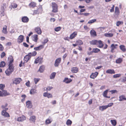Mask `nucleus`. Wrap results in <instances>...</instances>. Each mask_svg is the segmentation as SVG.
<instances>
[{"label": "nucleus", "mask_w": 126, "mask_h": 126, "mask_svg": "<svg viewBox=\"0 0 126 126\" xmlns=\"http://www.w3.org/2000/svg\"><path fill=\"white\" fill-rule=\"evenodd\" d=\"M9 61V67L5 71V73L7 76H9L14 70V67L12 63L13 62V58L11 56H10L8 58Z\"/></svg>", "instance_id": "nucleus-1"}, {"label": "nucleus", "mask_w": 126, "mask_h": 126, "mask_svg": "<svg viewBox=\"0 0 126 126\" xmlns=\"http://www.w3.org/2000/svg\"><path fill=\"white\" fill-rule=\"evenodd\" d=\"M51 7L52 8V12L53 13H56L58 12V6L56 3L52 2L51 3Z\"/></svg>", "instance_id": "nucleus-2"}, {"label": "nucleus", "mask_w": 126, "mask_h": 126, "mask_svg": "<svg viewBox=\"0 0 126 126\" xmlns=\"http://www.w3.org/2000/svg\"><path fill=\"white\" fill-rule=\"evenodd\" d=\"M10 95V94L7 92L6 90H2L0 91V96H5Z\"/></svg>", "instance_id": "nucleus-3"}, {"label": "nucleus", "mask_w": 126, "mask_h": 126, "mask_svg": "<svg viewBox=\"0 0 126 126\" xmlns=\"http://www.w3.org/2000/svg\"><path fill=\"white\" fill-rule=\"evenodd\" d=\"M34 30L36 33L40 35L42 33V31L39 27H36L34 28Z\"/></svg>", "instance_id": "nucleus-4"}, {"label": "nucleus", "mask_w": 126, "mask_h": 126, "mask_svg": "<svg viewBox=\"0 0 126 126\" xmlns=\"http://www.w3.org/2000/svg\"><path fill=\"white\" fill-rule=\"evenodd\" d=\"M61 59L60 58H58L56 60L54 64L55 66L57 67L59 66V64L61 62Z\"/></svg>", "instance_id": "nucleus-5"}, {"label": "nucleus", "mask_w": 126, "mask_h": 126, "mask_svg": "<svg viewBox=\"0 0 126 126\" xmlns=\"http://www.w3.org/2000/svg\"><path fill=\"white\" fill-rule=\"evenodd\" d=\"M26 119V117L24 115L18 117L17 118L16 120L18 122H23Z\"/></svg>", "instance_id": "nucleus-6"}, {"label": "nucleus", "mask_w": 126, "mask_h": 126, "mask_svg": "<svg viewBox=\"0 0 126 126\" xmlns=\"http://www.w3.org/2000/svg\"><path fill=\"white\" fill-rule=\"evenodd\" d=\"M118 46V45L116 44H112L110 46V48H111V52L112 53L113 52L114 50L117 48Z\"/></svg>", "instance_id": "nucleus-7"}, {"label": "nucleus", "mask_w": 126, "mask_h": 126, "mask_svg": "<svg viewBox=\"0 0 126 126\" xmlns=\"http://www.w3.org/2000/svg\"><path fill=\"white\" fill-rule=\"evenodd\" d=\"M24 40V36L21 35H20L18 37L17 40V42L18 43H20L22 42Z\"/></svg>", "instance_id": "nucleus-8"}, {"label": "nucleus", "mask_w": 126, "mask_h": 126, "mask_svg": "<svg viewBox=\"0 0 126 126\" xmlns=\"http://www.w3.org/2000/svg\"><path fill=\"white\" fill-rule=\"evenodd\" d=\"M21 80L22 79L21 78H16L14 81L13 83L15 84H17L19 83Z\"/></svg>", "instance_id": "nucleus-9"}, {"label": "nucleus", "mask_w": 126, "mask_h": 126, "mask_svg": "<svg viewBox=\"0 0 126 126\" xmlns=\"http://www.w3.org/2000/svg\"><path fill=\"white\" fill-rule=\"evenodd\" d=\"M45 68V66L42 65L40 66L38 70V72H39L40 73H42L44 71Z\"/></svg>", "instance_id": "nucleus-10"}, {"label": "nucleus", "mask_w": 126, "mask_h": 126, "mask_svg": "<svg viewBox=\"0 0 126 126\" xmlns=\"http://www.w3.org/2000/svg\"><path fill=\"white\" fill-rule=\"evenodd\" d=\"M98 74V73L96 72L94 73H92L90 76V78L93 79H94L97 77Z\"/></svg>", "instance_id": "nucleus-11"}, {"label": "nucleus", "mask_w": 126, "mask_h": 126, "mask_svg": "<svg viewBox=\"0 0 126 126\" xmlns=\"http://www.w3.org/2000/svg\"><path fill=\"white\" fill-rule=\"evenodd\" d=\"M77 34V33L76 32H74L72 34L70 35V39H72L75 38Z\"/></svg>", "instance_id": "nucleus-12"}, {"label": "nucleus", "mask_w": 126, "mask_h": 126, "mask_svg": "<svg viewBox=\"0 0 126 126\" xmlns=\"http://www.w3.org/2000/svg\"><path fill=\"white\" fill-rule=\"evenodd\" d=\"M43 95L44 97H47L48 98L52 97V95L51 94L47 92L44 93L43 94Z\"/></svg>", "instance_id": "nucleus-13"}, {"label": "nucleus", "mask_w": 126, "mask_h": 126, "mask_svg": "<svg viewBox=\"0 0 126 126\" xmlns=\"http://www.w3.org/2000/svg\"><path fill=\"white\" fill-rule=\"evenodd\" d=\"M1 114L5 117H8L10 116L8 113L5 110H2L1 112Z\"/></svg>", "instance_id": "nucleus-14"}, {"label": "nucleus", "mask_w": 126, "mask_h": 126, "mask_svg": "<svg viewBox=\"0 0 126 126\" xmlns=\"http://www.w3.org/2000/svg\"><path fill=\"white\" fill-rule=\"evenodd\" d=\"M32 40L35 42H37L38 39V35L36 34H35L32 36Z\"/></svg>", "instance_id": "nucleus-15"}, {"label": "nucleus", "mask_w": 126, "mask_h": 126, "mask_svg": "<svg viewBox=\"0 0 126 126\" xmlns=\"http://www.w3.org/2000/svg\"><path fill=\"white\" fill-rule=\"evenodd\" d=\"M26 106L28 108H31L32 107V103L31 101H28L26 102Z\"/></svg>", "instance_id": "nucleus-16"}, {"label": "nucleus", "mask_w": 126, "mask_h": 126, "mask_svg": "<svg viewBox=\"0 0 126 126\" xmlns=\"http://www.w3.org/2000/svg\"><path fill=\"white\" fill-rule=\"evenodd\" d=\"M29 20L27 16H25L22 18V20L23 22L24 23L27 22Z\"/></svg>", "instance_id": "nucleus-17"}, {"label": "nucleus", "mask_w": 126, "mask_h": 126, "mask_svg": "<svg viewBox=\"0 0 126 126\" xmlns=\"http://www.w3.org/2000/svg\"><path fill=\"white\" fill-rule=\"evenodd\" d=\"M72 81V80L71 79H69L68 78H64L63 81L66 83H69Z\"/></svg>", "instance_id": "nucleus-18"}, {"label": "nucleus", "mask_w": 126, "mask_h": 126, "mask_svg": "<svg viewBox=\"0 0 126 126\" xmlns=\"http://www.w3.org/2000/svg\"><path fill=\"white\" fill-rule=\"evenodd\" d=\"M31 58L30 57L29 54L26 55L24 57V60L25 61V62L27 63Z\"/></svg>", "instance_id": "nucleus-19"}, {"label": "nucleus", "mask_w": 126, "mask_h": 126, "mask_svg": "<svg viewBox=\"0 0 126 126\" xmlns=\"http://www.w3.org/2000/svg\"><path fill=\"white\" fill-rule=\"evenodd\" d=\"M7 26L6 25L4 26L3 27L2 32L5 34H6L7 33Z\"/></svg>", "instance_id": "nucleus-20"}, {"label": "nucleus", "mask_w": 126, "mask_h": 126, "mask_svg": "<svg viewBox=\"0 0 126 126\" xmlns=\"http://www.w3.org/2000/svg\"><path fill=\"white\" fill-rule=\"evenodd\" d=\"M71 71L73 73H77L78 71V68L76 67H73L71 68Z\"/></svg>", "instance_id": "nucleus-21"}, {"label": "nucleus", "mask_w": 126, "mask_h": 126, "mask_svg": "<svg viewBox=\"0 0 126 126\" xmlns=\"http://www.w3.org/2000/svg\"><path fill=\"white\" fill-rule=\"evenodd\" d=\"M37 53V52L36 51H34L32 52H30L28 54L31 58L32 56H35L36 55Z\"/></svg>", "instance_id": "nucleus-22"}, {"label": "nucleus", "mask_w": 126, "mask_h": 126, "mask_svg": "<svg viewBox=\"0 0 126 126\" xmlns=\"http://www.w3.org/2000/svg\"><path fill=\"white\" fill-rule=\"evenodd\" d=\"M106 73L108 74H114L115 72L113 69H109L106 71Z\"/></svg>", "instance_id": "nucleus-23"}, {"label": "nucleus", "mask_w": 126, "mask_h": 126, "mask_svg": "<svg viewBox=\"0 0 126 126\" xmlns=\"http://www.w3.org/2000/svg\"><path fill=\"white\" fill-rule=\"evenodd\" d=\"M107 108V106L106 105L102 106H100L99 107V109L101 111H103L104 110L106 109Z\"/></svg>", "instance_id": "nucleus-24"}, {"label": "nucleus", "mask_w": 126, "mask_h": 126, "mask_svg": "<svg viewBox=\"0 0 126 126\" xmlns=\"http://www.w3.org/2000/svg\"><path fill=\"white\" fill-rule=\"evenodd\" d=\"M37 92V91L36 89H32L30 90V94H36Z\"/></svg>", "instance_id": "nucleus-25"}, {"label": "nucleus", "mask_w": 126, "mask_h": 126, "mask_svg": "<svg viewBox=\"0 0 126 126\" xmlns=\"http://www.w3.org/2000/svg\"><path fill=\"white\" fill-rule=\"evenodd\" d=\"M43 47V45H41L37 47H34V49L35 50H39L42 49Z\"/></svg>", "instance_id": "nucleus-26"}, {"label": "nucleus", "mask_w": 126, "mask_h": 126, "mask_svg": "<svg viewBox=\"0 0 126 126\" xmlns=\"http://www.w3.org/2000/svg\"><path fill=\"white\" fill-rule=\"evenodd\" d=\"M98 43L99 45L98 46V47L100 48H102L103 46V44L102 42L100 40L97 41V43Z\"/></svg>", "instance_id": "nucleus-27"}, {"label": "nucleus", "mask_w": 126, "mask_h": 126, "mask_svg": "<svg viewBox=\"0 0 126 126\" xmlns=\"http://www.w3.org/2000/svg\"><path fill=\"white\" fill-rule=\"evenodd\" d=\"M90 43L92 45H96L97 43V40H93L90 42Z\"/></svg>", "instance_id": "nucleus-28"}, {"label": "nucleus", "mask_w": 126, "mask_h": 126, "mask_svg": "<svg viewBox=\"0 0 126 126\" xmlns=\"http://www.w3.org/2000/svg\"><path fill=\"white\" fill-rule=\"evenodd\" d=\"M105 36L108 37H111L113 35V34L112 33H107L104 34Z\"/></svg>", "instance_id": "nucleus-29"}, {"label": "nucleus", "mask_w": 126, "mask_h": 126, "mask_svg": "<svg viewBox=\"0 0 126 126\" xmlns=\"http://www.w3.org/2000/svg\"><path fill=\"white\" fill-rule=\"evenodd\" d=\"M119 100L120 101H122L124 100H126V98H125V96L123 95L120 96L119 97Z\"/></svg>", "instance_id": "nucleus-30"}, {"label": "nucleus", "mask_w": 126, "mask_h": 126, "mask_svg": "<svg viewBox=\"0 0 126 126\" xmlns=\"http://www.w3.org/2000/svg\"><path fill=\"white\" fill-rule=\"evenodd\" d=\"M56 74L55 72H53L52 73L50 77V79H54Z\"/></svg>", "instance_id": "nucleus-31"}, {"label": "nucleus", "mask_w": 126, "mask_h": 126, "mask_svg": "<svg viewBox=\"0 0 126 126\" xmlns=\"http://www.w3.org/2000/svg\"><path fill=\"white\" fill-rule=\"evenodd\" d=\"M90 33L92 35L94 36H95L96 35V32L93 30L90 31Z\"/></svg>", "instance_id": "nucleus-32"}, {"label": "nucleus", "mask_w": 126, "mask_h": 126, "mask_svg": "<svg viewBox=\"0 0 126 126\" xmlns=\"http://www.w3.org/2000/svg\"><path fill=\"white\" fill-rule=\"evenodd\" d=\"M36 4L34 2H31L29 4V6L31 7H34L36 6Z\"/></svg>", "instance_id": "nucleus-33"}, {"label": "nucleus", "mask_w": 126, "mask_h": 126, "mask_svg": "<svg viewBox=\"0 0 126 126\" xmlns=\"http://www.w3.org/2000/svg\"><path fill=\"white\" fill-rule=\"evenodd\" d=\"M120 49L123 52H124L126 51V49L124 45H120Z\"/></svg>", "instance_id": "nucleus-34"}, {"label": "nucleus", "mask_w": 126, "mask_h": 126, "mask_svg": "<svg viewBox=\"0 0 126 126\" xmlns=\"http://www.w3.org/2000/svg\"><path fill=\"white\" fill-rule=\"evenodd\" d=\"M122 61V59L121 58H119L117 59L116 61V62L117 63H120Z\"/></svg>", "instance_id": "nucleus-35"}, {"label": "nucleus", "mask_w": 126, "mask_h": 126, "mask_svg": "<svg viewBox=\"0 0 126 126\" xmlns=\"http://www.w3.org/2000/svg\"><path fill=\"white\" fill-rule=\"evenodd\" d=\"M93 52L96 53H98V52L100 51V50L97 48H93L92 49Z\"/></svg>", "instance_id": "nucleus-36"}, {"label": "nucleus", "mask_w": 126, "mask_h": 126, "mask_svg": "<svg viewBox=\"0 0 126 126\" xmlns=\"http://www.w3.org/2000/svg\"><path fill=\"white\" fill-rule=\"evenodd\" d=\"M30 120L31 121L34 122L35 120V117L34 116H32L31 117Z\"/></svg>", "instance_id": "nucleus-37"}, {"label": "nucleus", "mask_w": 126, "mask_h": 126, "mask_svg": "<svg viewBox=\"0 0 126 126\" xmlns=\"http://www.w3.org/2000/svg\"><path fill=\"white\" fill-rule=\"evenodd\" d=\"M52 121V120L49 119H46L45 121V123L46 125H48Z\"/></svg>", "instance_id": "nucleus-38"}, {"label": "nucleus", "mask_w": 126, "mask_h": 126, "mask_svg": "<svg viewBox=\"0 0 126 126\" xmlns=\"http://www.w3.org/2000/svg\"><path fill=\"white\" fill-rule=\"evenodd\" d=\"M72 124V121L69 119H68L66 121V124L67 126H71Z\"/></svg>", "instance_id": "nucleus-39"}, {"label": "nucleus", "mask_w": 126, "mask_h": 126, "mask_svg": "<svg viewBox=\"0 0 126 126\" xmlns=\"http://www.w3.org/2000/svg\"><path fill=\"white\" fill-rule=\"evenodd\" d=\"M119 8L118 7H116L115 8V13L116 14H119Z\"/></svg>", "instance_id": "nucleus-40"}, {"label": "nucleus", "mask_w": 126, "mask_h": 126, "mask_svg": "<svg viewBox=\"0 0 126 126\" xmlns=\"http://www.w3.org/2000/svg\"><path fill=\"white\" fill-rule=\"evenodd\" d=\"M110 122L112 124L113 126H115L116 124V122L115 120H111Z\"/></svg>", "instance_id": "nucleus-41"}, {"label": "nucleus", "mask_w": 126, "mask_h": 126, "mask_svg": "<svg viewBox=\"0 0 126 126\" xmlns=\"http://www.w3.org/2000/svg\"><path fill=\"white\" fill-rule=\"evenodd\" d=\"M40 78H34V81L35 82V84H36L37 82L40 80Z\"/></svg>", "instance_id": "nucleus-42"}, {"label": "nucleus", "mask_w": 126, "mask_h": 126, "mask_svg": "<svg viewBox=\"0 0 126 126\" xmlns=\"http://www.w3.org/2000/svg\"><path fill=\"white\" fill-rule=\"evenodd\" d=\"M5 65V63L4 61H2L0 63V67H4Z\"/></svg>", "instance_id": "nucleus-43"}, {"label": "nucleus", "mask_w": 126, "mask_h": 126, "mask_svg": "<svg viewBox=\"0 0 126 126\" xmlns=\"http://www.w3.org/2000/svg\"><path fill=\"white\" fill-rule=\"evenodd\" d=\"M61 27H58L55 28L54 30L56 32H58L61 30Z\"/></svg>", "instance_id": "nucleus-44"}, {"label": "nucleus", "mask_w": 126, "mask_h": 126, "mask_svg": "<svg viewBox=\"0 0 126 126\" xmlns=\"http://www.w3.org/2000/svg\"><path fill=\"white\" fill-rule=\"evenodd\" d=\"M96 21V19H93L89 21L88 22V23L91 24L93 23L94 22H95Z\"/></svg>", "instance_id": "nucleus-45"}, {"label": "nucleus", "mask_w": 126, "mask_h": 126, "mask_svg": "<svg viewBox=\"0 0 126 126\" xmlns=\"http://www.w3.org/2000/svg\"><path fill=\"white\" fill-rule=\"evenodd\" d=\"M108 90H106V91H105L103 93V96L104 97H105L106 96H107V94L108 92Z\"/></svg>", "instance_id": "nucleus-46"}, {"label": "nucleus", "mask_w": 126, "mask_h": 126, "mask_svg": "<svg viewBox=\"0 0 126 126\" xmlns=\"http://www.w3.org/2000/svg\"><path fill=\"white\" fill-rule=\"evenodd\" d=\"M39 62L40 63H41L42 62L43 58L40 57H38L37 58Z\"/></svg>", "instance_id": "nucleus-47"}, {"label": "nucleus", "mask_w": 126, "mask_h": 126, "mask_svg": "<svg viewBox=\"0 0 126 126\" xmlns=\"http://www.w3.org/2000/svg\"><path fill=\"white\" fill-rule=\"evenodd\" d=\"M52 88V87L48 86L47 87L45 88L44 89L45 90L49 91Z\"/></svg>", "instance_id": "nucleus-48"}, {"label": "nucleus", "mask_w": 126, "mask_h": 126, "mask_svg": "<svg viewBox=\"0 0 126 126\" xmlns=\"http://www.w3.org/2000/svg\"><path fill=\"white\" fill-rule=\"evenodd\" d=\"M77 42L78 43V45H82L83 44V42L80 40H79L77 41Z\"/></svg>", "instance_id": "nucleus-49"}, {"label": "nucleus", "mask_w": 126, "mask_h": 126, "mask_svg": "<svg viewBox=\"0 0 126 126\" xmlns=\"http://www.w3.org/2000/svg\"><path fill=\"white\" fill-rule=\"evenodd\" d=\"M120 76L121 74H116L113 75V77L114 78H116L120 77Z\"/></svg>", "instance_id": "nucleus-50"}, {"label": "nucleus", "mask_w": 126, "mask_h": 126, "mask_svg": "<svg viewBox=\"0 0 126 126\" xmlns=\"http://www.w3.org/2000/svg\"><path fill=\"white\" fill-rule=\"evenodd\" d=\"M48 40L47 38L46 39H45L44 41L42 42V43L44 45H45L46 44L47 42L48 41Z\"/></svg>", "instance_id": "nucleus-51"}, {"label": "nucleus", "mask_w": 126, "mask_h": 126, "mask_svg": "<svg viewBox=\"0 0 126 126\" xmlns=\"http://www.w3.org/2000/svg\"><path fill=\"white\" fill-rule=\"evenodd\" d=\"M5 87V85L3 84H0V89L1 90H3V89Z\"/></svg>", "instance_id": "nucleus-52"}, {"label": "nucleus", "mask_w": 126, "mask_h": 126, "mask_svg": "<svg viewBox=\"0 0 126 126\" xmlns=\"http://www.w3.org/2000/svg\"><path fill=\"white\" fill-rule=\"evenodd\" d=\"M123 22H122L118 21L116 22V25L117 26H119L120 24H123Z\"/></svg>", "instance_id": "nucleus-53"}, {"label": "nucleus", "mask_w": 126, "mask_h": 126, "mask_svg": "<svg viewBox=\"0 0 126 126\" xmlns=\"http://www.w3.org/2000/svg\"><path fill=\"white\" fill-rule=\"evenodd\" d=\"M110 92H111L112 94H113L115 93H117V92L116 90H111L109 91Z\"/></svg>", "instance_id": "nucleus-54"}, {"label": "nucleus", "mask_w": 126, "mask_h": 126, "mask_svg": "<svg viewBox=\"0 0 126 126\" xmlns=\"http://www.w3.org/2000/svg\"><path fill=\"white\" fill-rule=\"evenodd\" d=\"M17 5L16 3H14L12 4V6L14 8H16Z\"/></svg>", "instance_id": "nucleus-55"}, {"label": "nucleus", "mask_w": 126, "mask_h": 126, "mask_svg": "<svg viewBox=\"0 0 126 126\" xmlns=\"http://www.w3.org/2000/svg\"><path fill=\"white\" fill-rule=\"evenodd\" d=\"M114 5H113L112 7H111V9L110 10V11L111 12H113L114 11Z\"/></svg>", "instance_id": "nucleus-56"}, {"label": "nucleus", "mask_w": 126, "mask_h": 126, "mask_svg": "<svg viewBox=\"0 0 126 126\" xmlns=\"http://www.w3.org/2000/svg\"><path fill=\"white\" fill-rule=\"evenodd\" d=\"M113 105V103H109L107 105H106V106H107V108L108 107H110Z\"/></svg>", "instance_id": "nucleus-57"}, {"label": "nucleus", "mask_w": 126, "mask_h": 126, "mask_svg": "<svg viewBox=\"0 0 126 126\" xmlns=\"http://www.w3.org/2000/svg\"><path fill=\"white\" fill-rule=\"evenodd\" d=\"M25 63V62H24V63H22V61H21L20 63L19 64V66L21 67L22 66H24V63Z\"/></svg>", "instance_id": "nucleus-58"}, {"label": "nucleus", "mask_w": 126, "mask_h": 126, "mask_svg": "<svg viewBox=\"0 0 126 126\" xmlns=\"http://www.w3.org/2000/svg\"><path fill=\"white\" fill-rule=\"evenodd\" d=\"M79 14L80 15H83L85 16H87L89 15V13H80V14Z\"/></svg>", "instance_id": "nucleus-59"}, {"label": "nucleus", "mask_w": 126, "mask_h": 126, "mask_svg": "<svg viewBox=\"0 0 126 126\" xmlns=\"http://www.w3.org/2000/svg\"><path fill=\"white\" fill-rule=\"evenodd\" d=\"M5 55V53L4 52H3L1 54V58H3Z\"/></svg>", "instance_id": "nucleus-60"}, {"label": "nucleus", "mask_w": 126, "mask_h": 126, "mask_svg": "<svg viewBox=\"0 0 126 126\" xmlns=\"http://www.w3.org/2000/svg\"><path fill=\"white\" fill-rule=\"evenodd\" d=\"M30 81H28L26 83V86L28 87H29L30 86Z\"/></svg>", "instance_id": "nucleus-61"}, {"label": "nucleus", "mask_w": 126, "mask_h": 126, "mask_svg": "<svg viewBox=\"0 0 126 126\" xmlns=\"http://www.w3.org/2000/svg\"><path fill=\"white\" fill-rule=\"evenodd\" d=\"M69 39H70V37H69L68 36L64 38V39L65 40H67L68 41H69Z\"/></svg>", "instance_id": "nucleus-62"}, {"label": "nucleus", "mask_w": 126, "mask_h": 126, "mask_svg": "<svg viewBox=\"0 0 126 126\" xmlns=\"http://www.w3.org/2000/svg\"><path fill=\"white\" fill-rule=\"evenodd\" d=\"M38 13V10H34V11L33 15H35L37 14Z\"/></svg>", "instance_id": "nucleus-63"}, {"label": "nucleus", "mask_w": 126, "mask_h": 126, "mask_svg": "<svg viewBox=\"0 0 126 126\" xmlns=\"http://www.w3.org/2000/svg\"><path fill=\"white\" fill-rule=\"evenodd\" d=\"M4 48L0 44V51H2L3 49Z\"/></svg>", "instance_id": "nucleus-64"}]
</instances>
